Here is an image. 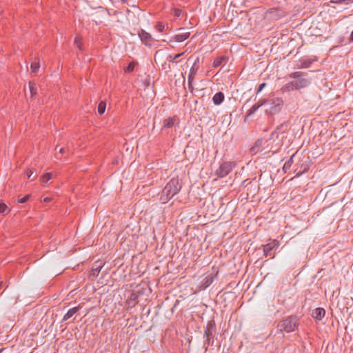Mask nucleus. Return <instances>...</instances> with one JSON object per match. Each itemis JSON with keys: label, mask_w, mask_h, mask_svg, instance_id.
<instances>
[{"label": "nucleus", "mask_w": 353, "mask_h": 353, "mask_svg": "<svg viewBox=\"0 0 353 353\" xmlns=\"http://www.w3.org/2000/svg\"><path fill=\"white\" fill-rule=\"evenodd\" d=\"M29 197H30L29 194L26 195L25 196H23L22 198L18 199L17 202L19 203H24L29 199Z\"/></svg>", "instance_id": "obj_33"}, {"label": "nucleus", "mask_w": 353, "mask_h": 353, "mask_svg": "<svg viewBox=\"0 0 353 353\" xmlns=\"http://www.w3.org/2000/svg\"><path fill=\"white\" fill-rule=\"evenodd\" d=\"M183 54H184V52H182V53H179V54H175V55H174V56L170 55V56H169L170 61H172V62H174V61H176V60L178 58H179L180 57H181Z\"/></svg>", "instance_id": "obj_30"}, {"label": "nucleus", "mask_w": 353, "mask_h": 353, "mask_svg": "<svg viewBox=\"0 0 353 353\" xmlns=\"http://www.w3.org/2000/svg\"><path fill=\"white\" fill-rule=\"evenodd\" d=\"M52 178V174L51 173H49V172H46L45 173L41 179V183L43 185H44L45 183H46L50 179Z\"/></svg>", "instance_id": "obj_24"}, {"label": "nucleus", "mask_w": 353, "mask_h": 353, "mask_svg": "<svg viewBox=\"0 0 353 353\" xmlns=\"http://www.w3.org/2000/svg\"><path fill=\"white\" fill-rule=\"evenodd\" d=\"M298 325V319L294 316H290L286 319L279 322L277 325L278 330L283 332H292Z\"/></svg>", "instance_id": "obj_2"}, {"label": "nucleus", "mask_w": 353, "mask_h": 353, "mask_svg": "<svg viewBox=\"0 0 353 353\" xmlns=\"http://www.w3.org/2000/svg\"><path fill=\"white\" fill-rule=\"evenodd\" d=\"M30 68H31V70L32 72L36 73L39 71V68H40L39 59L35 58L32 61Z\"/></svg>", "instance_id": "obj_15"}, {"label": "nucleus", "mask_w": 353, "mask_h": 353, "mask_svg": "<svg viewBox=\"0 0 353 353\" xmlns=\"http://www.w3.org/2000/svg\"><path fill=\"white\" fill-rule=\"evenodd\" d=\"M199 60V57H197L196 59L195 60L193 65L191 67V68L190 70V72L188 74V84H190V83L193 82V80L195 77L196 72L199 69V65H198Z\"/></svg>", "instance_id": "obj_6"}, {"label": "nucleus", "mask_w": 353, "mask_h": 353, "mask_svg": "<svg viewBox=\"0 0 353 353\" xmlns=\"http://www.w3.org/2000/svg\"><path fill=\"white\" fill-rule=\"evenodd\" d=\"M80 307H74L70 309L68 312L63 316V321H67L73 316L79 310Z\"/></svg>", "instance_id": "obj_12"}, {"label": "nucleus", "mask_w": 353, "mask_h": 353, "mask_svg": "<svg viewBox=\"0 0 353 353\" xmlns=\"http://www.w3.org/2000/svg\"><path fill=\"white\" fill-rule=\"evenodd\" d=\"M330 2L332 3H344L347 5L350 3L353 2V0H330Z\"/></svg>", "instance_id": "obj_28"}, {"label": "nucleus", "mask_w": 353, "mask_h": 353, "mask_svg": "<svg viewBox=\"0 0 353 353\" xmlns=\"http://www.w3.org/2000/svg\"><path fill=\"white\" fill-rule=\"evenodd\" d=\"M259 107L257 106V104H254L247 112L245 119L251 115H252L258 109Z\"/></svg>", "instance_id": "obj_21"}, {"label": "nucleus", "mask_w": 353, "mask_h": 353, "mask_svg": "<svg viewBox=\"0 0 353 353\" xmlns=\"http://www.w3.org/2000/svg\"><path fill=\"white\" fill-rule=\"evenodd\" d=\"M325 310L323 308L318 307L314 311L313 317L318 321H321L325 316Z\"/></svg>", "instance_id": "obj_10"}, {"label": "nucleus", "mask_w": 353, "mask_h": 353, "mask_svg": "<svg viewBox=\"0 0 353 353\" xmlns=\"http://www.w3.org/2000/svg\"><path fill=\"white\" fill-rule=\"evenodd\" d=\"M268 100L265 99H262L259 100L256 103L257 104V106L261 108L263 105H265L266 103H268Z\"/></svg>", "instance_id": "obj_34"}, {"label": "nucleus", "mask_w": 353, "mask_h": 353, "mask_svg": "<svg viewBox=\"0 0 353 353\" xmlns=\"http://www.w3.org/2000/svg\"><path fill=\"white\" fill-rule=\"evenodd\" d=\"M349 41L350 42H353V30L352 31V32H351V34L350 35Z\"/></svg>", "instance_id": "obj_38"}, {"label": "nucleus", "mask_w": 353, "mask_h": 353, "mask_svg": "<svg viewBox=\"0 0 353 353\" xmlns=\"http://www.w3.org/2000/svg\"><path fill=\"white\" fill-rule=\"evenodd\" d=\"M155 29L159 32H163L165 29H168V25H164L161 21H159L157 23V24L155 25Z\"/></svg>", "instance_id": "obj_18"}, {"label": "nucleus", "mask_w": 353, "mask_h": 353, "mask_svg": "<svg viewBox=\"0 0 353 353\" xmlns=\"http://www.w3.org/2000/svg\"><path fill=\"white\" fill-rule=\"evenodd\" d=\"M105 108H106L105 102V101H101L99 103L98 108H97L99 114H103L105 112Z\"/></svg>", "instance_id": "obj_22"}, {"label": "nucleus", "mask_w": 353, "mask_h": 353, "mask_svg": "<svg viewBox=\"0 0 353 353\" xmlns=\"http://www.w3.org/2000/svg\"><path fill=\"white\" fill-rule=\"evenodd\" d=\"M261 143L260 141H258L255 143V145L251 148V152H253V153H256L259 152V149L258 148H259V143Z\"/></svg>", "instance_id": "obj_32"}, {"label": "nucleus", "mask_w": 353, "mask_h": 353, "mask_svg": "<svg viewBox=\"0 0 353 353\" xmlns=\"http://www.w3.org/2000/svg\"><path fill=\"white\" fill-rule=\"evenodd\" d=\"M188 88L190 90L191 92H192V90H193L192 83H190V84H188Z\"/></svg>", "instance_id": "obj_40"}, {"label": "nucleus", "mask_w": 353, "mask_h": 353, "mask_svg": "<svg viewBox=\"0 0 353 353\" xmlns=\"http://www.w3.org/2000/svg\"><path fill=\"white\" fill-rule=\"evenodd\" d=\"M136 63L134 62H131L128 64L127 68H125V72H131L134 70Z\"/></svg>", "instance_id": "obj_29"}, {"label": "nucleus", "mask_w": 353, "mask_h": 353, "mask_svg": "<svg viewBox=\"0 0 353 353\" xmlns=\"http://www.w3.org/2000/svg\"><path fill=\"white\" fill-rule=\"evenodd\" d=\"M2 351H3V350H0V353H1V352H2Z\"/></svg>", "instance_id": "obj_42"}, {"label": "nucleus", "mask_w": 353, "mask_h": 353, "mask_svg": "<svg viewBox=\"0 0 353 353\" xmlns=\"http://www.w3.org/2000/svg\"><path fill=\"white\" fill-rule=\"evenodd\" d=\"M29 88H30V92L31 97H33L37 93V89L36 86H35V83L30 82V83H29Z\"/></svg>", "instance_id": "obj_23"}, {"label": "nucleus", "mask_w": 353, "mask_h": 353, "mask_svg": "<svg viewBox=\"0 0 353 353\" xmlns=\"http://www.w3.org/2000/svg\"><path fill=\"white\" fill-rule=\"evenodd\" d=\"M81 39L79 37H77L74 39V45L78 48H79L80 50L81 49Z\"/></svg>", "instance_id": "obj_31"}, {"label": "nucleus", "mask_w": 353, "mask_h": 353, "mask_svg": "<svg viewBox=\"0 0 353 353\" xmlns=\"http://www.w3.org/2000/svg\"><path fill=\"white\" fill-rule=\"evenodd\" d=\"M26 173L27 176L28 178H30L33 174V171H32V170H27L26 172Z\"/></svg>", "instance_id": "obj_37"}, {"label": "nucleus", "mask_w": 353, "mask_h": 353, "mask_svg": "<svg viewBox=\"0 0 353 353\" xmlns=\"http://www.w3.org/2000/svg\"><path fill=\"white\" fill-rule=\"evenodd\" d=\"M302 76H303V72H299V71L292 72L291 74H289L290 78L297 79L303 78Z\"/></svg>", "instance_id": "obj_26"}, {"label": "nucleus", "mask_w": 353, "mask_h": 353, "mask_svg": "<svg viewBox=\"0 0 353 353\" xmlns=\"http://www.w3.org/2000/svg\"><path fill=\"white\" fill-rule=\"evenodd\" d=\"M265 85H266L265 83H261L257 89L256 94H258L260 92H261V90L265 87Z\"/></svg>", "instance_id": "obj_36"}, {"label": "nucleus", "mask_w": 353, "mask_h": 353, "mask_svg": "<svg viewBox=\"0 0 353 353\" xmlns=\"http://www.w3.org/2000/svg\"><path fill=\"white\" fill-rule=\"evenodd\" d=\"M139 36L143 43L146 46H151L152 41L153 40L151 34L145 30H142L139 33Z\"/></svg>", "instance_id": "obj_8"}, {"label": "nucleus", "mask_w": 353, "mask_h": 353, "mask_svg": "<svg viewBox=\"0 0 353 353\" xmlns=\"http://www.w3.org/2000/svg\"><path fill=\"white\" fill-rule=\"evenodd\" d=\"M294 155H295V154H292L290 157V158L287 161H285V163H284L283 170L285 172H286L291 168V166L294 162L293 159H294Z\"/></svg>", "instance_id": "obj_16"}, {"label": "nucleus", "mask_w": 353, "mask_h": 353, "mask_svg": "<svg viewBox=\"0 0 353 353\" xmlns=\"http://www.w3.org/2000/svg\"><path fill=\"white\" fill-rule=\"evenodd\" d=\"M279 243L278 241L274 240L267 243L263 246V252L265 257L270 255L272 250H276L279 248Z\"/></svg>", "instance_id": "obj_5"}, {"label": "nucleus", "mask_w": 353, "mask_h": 353, "mask_svg": "<svg viewBox=\"0 0 353 353\" xmlns=\"http://www.w3.org/2000/svg\"><path fill=\"white\" fill-rule=\"evenodd\" d=\"M174 124V118L168 117L163 121V127L170 128Z\"/></svg>", "instance_id": "obj_17"}, {"label": "nucleus", "mask_w": 353, "mask_h": 353, "mask_svg": "<svg viewBox=\"0 0 353 353\" xmlns=\"http://www.w3.org/2000/svg\"><path fill=\"white\" fill-rule=\"evenodd\" d=\"M214 277L212 275H208L202 281V289H205L213 282Z\"/></svg>", "instance_id": "obj_14"}, {"label": "nucleus", "mask_w": 353, "mask_h": 353, "mask_svg": "<svg viewBox=\"0 0 353 353\" xmlns=\"http://www.w3.org/2000/svg\"><path fill=\"white\" fill-rule=\"evenodd\" d=\"M224 98L225 97L223 92H219L216 93L212 97L214 104L216 105H220L223 101Z\"/></svg>", "instance_id": "obj_11"}, {"label": "nucleus", "mask_w": 353, "mask_h": 353, "mask_svg": "<svg viewBox=\"0 0 353 353\" xmlns=\"http://www.w3.org/2000/svg\"><path fill=\"white\" fill-rule=\"evenodd\" d=\"M102 268H103V265H94L92 269L91 275H92L93 276H98V274L100 272Z\"/></svg>", "instance_id": "obj_19"}, {"label": "nucleus", "mask_w": 353, "mask_h": 353, "mask_svg": "<svg viewBox=\"0 0 353 353\" xmlns=\"http://www.w3.org/2000/svg\"><path fill=\"white\" fill-rule=\"evenodd\" d=\"M235 166L236 163L234 161H223L214 171V174L216 176L214 179L216 180L226 176L231 172Z\"/></svg>", "instance_id": "obj_3"}, {"label": "nucleus", "mask_w": 353, "mask_h": 353, "mask_svg": "<svg viewBox=\"0 0 353 353\" xmlns=\"http://www.w3.org/2000/svg\"><path fill=\"white\" fill-rule=\"evenodd\" d=\"M59 152L61 153V154L63 153L64 152V148H60Z\"/></svg>", "instance_id": "obj_41"}, {"label": "nucleus", "mask_w": 353, "mask_h": 353, "mask_svg": "<svg viewBox=\"0 0 353 353\" xmlns=\"http://www.w3.org/2000/svg\"><path fill=\"white\" fill-rule=\"evenodd\" d=\"M296 90H300L307 87L310 83V80L307 78H301L296 81H293Z\"/></svg>", "instance_id": "obj_7"}, {"label": "nucleus", "mask_w": 353, "mask_h": 353, "mask_svg": "<svg viewBox=\"0 0 353 353\" xmlns=\"http://www.w3.org/2000/svg\"><path fill=\"white\" fill-rule=\"evenodd\" d=\"M181 10L180 9H178V8H174L173 9V14L175 17H179L181 16Z\"/></svg>", "instance_id": "obj_35"}, {"label": "nucleus", "mask_w": 353, "mask_h": 353, "mask_svg": "<svg viewBox=\"0 0 353 353\" xmlns=\"http://www.w3.org/2000/svg\"><path fill=\"white\" fill-rule=\"evenodd\" d=\"M9 212L8 206L5 203L0 201V213L7 214Z\"/></svg>", "instance_id": "obj_25"}, {"label": "nucleus", "mask_w": 353, "mask_h": 353, "mask_svg": "<svg viewBox=\"0 0 353 353\" xmlns=\"http://www.w3.org/2000/svg\"><path fill=\"white\" fill-rule=\"evenodd\" d=\"M51 201V199L50 197H46L43 199L44 202H50Z\"/></svg>", "instance_id": "obj_39"}, {"label": "nucleus", "mask_w": 353, "mask_h": 353, "mask_svg": "<svg viewBox=\"0 0 353 353\" xmlns=\"http://www.w3.org/2000/svg\"><path fill=\"white\" fill-rule=\"evenodd\" d=\"M190 35L189 32H184L181 33L176 34L170 41V42L175 41V42H183L186 40Z\"/></svg>", "instance_id": "obj_9"}, {"label": "nucleus", "mask_w": 353, "mask_h": 353, "mask_svg": "<svg viewBox=\"0 0 353 353\" xmlns=\"http://www.w3.org/2000/svg\"><path fill=\"white\" fill-rule=\"evenodd\" d=\"M312 63V60H305L301 61V68H309Z\"/></svg>", "instance_id": "obj_27"}, {"label": "nucleus", "mask_w": 353, "mask_h": 353, "mask_svg": "<svg viewBox=\"0 0 353 353\" xmlns=\"http://www.w3.org/2000/svg\"><path fill=\"white\" fill-rule=\"evenodd\" d=\"M295 90L293 81L285 84L281 89L282 92H289Z\"/></svg>", "instance_id": "obj_13"}, {"label": "nucleus", "mask_w": 353, "mask_h": 353, "mask_svg": "<svg viewBox=\"0 0 353 353\" xmlns=\"http://www.w3.org/2000/svg\"><path fill=\"white\" fill-rule=\"evenodd\" d=\"M181 189L179 179L172 178L166 184L160 195V201L162 203H166L170 201Z\"/></svg>", "instance_id": "obj_1"}, {"label": "nucleus", "mask_w": 353, "mask_h": 353, "mask_svg": "<svg viewBox=\"0 0 353 353\" xmlns=\"http://www.w3.org/2000/svg\"><path fill=\"white\" fill-rule=\"evenodd\" d=\"M268 108L265 110L268 114H274L279 112L283 105V100L281 97L273 98L268 101Z\"/></svg>", "instance_id": "obj_4"}, {"label": "nucleus", "mask_w": 353, "mask_h": 353, "mask_svg": "<svg viewBox=\"0 0 353 353\" xmlns=\"http://www.w3.org/2000/svg\"><path fill=\"white\" fill-rule=\"evenodd\" d=\"M225 57H217L216 58L214 61H213V63H212V66L214 68H217L219 67V65H221L223 63V61L225 60Z\"/></svg>", "instance_id": "obj_20"}]
</instances>
